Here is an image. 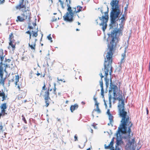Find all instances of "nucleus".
<instances>
[{"mask_svg":"<svg viewBox=\"0 0 150 150\" xmlns=\"http://www.w3.org/2000/svg\"><path fill=\"white\" fill-rule=\"evenodd\" d=\"M99 104V103H98L97 102L96 103H95V105L96 106V108H99L98 105Z\"/></svg>","mask_w":150,"mask_h":150,"instance_id":"55","label":"nucleus"},{"mask_svg":"<svg viewBox=\"0 0 150 150\" xmlns=\"http://www.w3.org/2000/svg\"><path fill=\"white\" fill-rule=\"evenodd\" d=\"M6 111V110H3V109H2L1 110V113H2H2H4Z\"/></svg>","mask_w":150,"mask_h":150,"instance_id":"63","label":"nucleus"},{"mask_svg":"<svg viewBox=\"0 0 150 150\" xmlns=\"http://www.w3.org/2000/svg\"><path fill=\"white\" fill-rule=\"evenodd\" d=\"M54 91L53 92V93L55 95H57V92L56 91V88H55V86H56V84L55 83H54Z\"/></svg>","mask_w":150,"mask_h":150,"instance_id":"45","label":"nucleus"},{"mask_svg":"<svg viewBox=\"0 0 150 150\" xmlns=\"http://www.w3.org/2000/svg\"><path fill=\"white\" fill-rule=\"evenodd\" d=\"M120 101H121V104L120 103V102L119 103V104L117 106L118 108H125V104L124 100H122Z\"/></svg>","mask_w":150,"mask_h":150,"instance_id":"14","label":"nucleus"},{"mask_svg":"<svg viewBox=\"0 0 150 150\" xmlns=\"http://www.w3.org/2000/svg\"><path fill=\"white\" fill-rule=\"evenodd\" d=\"M26 2L28 3V1L27 0H19V4L16 7L17 9H20L21 8H26Z\"/></svg>","mask_w":150,"mask_h":150,"instance_id":"6","label":"nucleus"},{"mask_svg":"<svg viewBox=\"0 0 150 150\" xmlns=\"http://www.w3.org/2000/svg\"><path fill=\"white\" fill-rule=\"evenodd\" d=\"M74 141H77L78 140V137L76 134L74 136Z\"/></svg>","mask_w":150,"mask_h":150,"instance_id":"49","label":"nucleus"},{"mask_svg":"<svg viewBox=\"0 0 150 150\" xmlns=\"http://www.w3.org/2000/svg\"><path fill=\"white\" fill-rule=\"evenodd\" d=\"M109 104H110V107H111V95H110L109 96Z\"/></svg>","mask_w":150,"mask_h":150,"instance_id":"40","label":"nucleus"},{"mask_svg":"<svg viewBox=\"0 0 150 150\" xmlns=\"http://www.w3.org/2000/svg\"><path fill=\"white\" fill-rule=\"evenodd\" d=\"M22 120L24 121V122L25 123H27V121H26V119H25V117L24 116V115H22Z\"/></svg>","mask_w":150,"mask_h":150,"instance_id":"46","label":"nucleus"},{"mask_svg":"<svg viewBox=\"0 0 150 150\" xmlns=\"http://www.w3.org/2000/svg\"><path fill=\"white\" fill-rule=\"evenodd\" d=\"M26 33L28 34L29 35L31 34V32H30V31L29 30H28V31H26Z\"/></svg>","mask_w":150,"mask_h":150,"instance_id":"61","label":"nucleus"},{"mask_svg":"<svg viewBox=\"0 0 150 150\" xmlns=\"http://www.w3.org/2000/svg\"><path fill=\"white\" fill-rule=\"evenodd\" d=\"M111 145L110 144L108 146H107L105 144L104 145L105 148V149H109L110 148V146Z\"/></svg>","mask_w":150,"mask_h":150,"instance_id":"38","label":"nucleus"},{"mask_svg":"<svg viewBox=\"0 0 150 150\" xmlns=\"http://www.w3.org/2000/svg\"><path fill=\"white\" fill-rule=\"evenodd\" d=\"M119 130V129H118L116 134L117 138L115 146H119L123 143V142L122 141V137L121 134H120V133L122 134H124L125 132H122V131L120 129Z\"/></svg>","mask_w":150,"mask_h":150,"instance_id":"4","label":"nucleus"},{"mask_svg":"<svg viewBox=\"0 0 150 150\" xmlns=\"http://www.w3.org/2000/svg\"><path fill=\"white\" fill-rule=\"evenodd\" d=\"M49 88H48L47 90H46L45 92L44 97V99L45 100H50V98L49 97Z\"/></svg>","mask_w":150,"mask_h":150,"instance_id":"9","label":"nucleus"},{"mask_svg":"<svg viewBox=\"0 0 150 150\" xmlns=\"http://www.w3.org/2000/svg\"><path fill=\"white\" fill-rule=\"evenodd\" d=\"M132 124L131 123V124L129 125V127H128V130L127 131V130L126 131L128 133V136H130L131 132V128L132 127Z\"/></svg>","mask_w":150,"mask_h":150,"instance_id":"22","label":"nucleus"},{"mask_svg":"<svg viewBox=\"0 0 150 150\" xmlns=\"http://www.w3.org/2000/svg\"><path fill=\"white\" fill-rule=\"evenodd\" d=\"M29 46L31 48V49L35 50V46L36 45V43L35 42L34 43L33 45V44L30 45V43H29Z\"/></svg>","mask_w":150,"mask_h":150,"instance_id":"25","label":"nucleus"},{"mask_svg":"<svg viewBox=\"0 0 150 150\" xmlns=\"http://www.w3.org/2000/svg\"><path fill=\"white\" fill-rule=\"evenodd\" d=\"M100 87L101 88V90H104L103 86V80H100L99 81Z\"/></svg>","mask_w":150,"mask_h":150,"instance_id":"32","label":"nucleus"},{"mask_svg":"<svg viewBox=\"0 0 150 150\" xmlns=\"http://www.w3.org/2000/svg\"><path fill=\"white\" fill-rule=\"evenodd\" d=\"M13 34L12 33H11V34L9 35V39L10 40V41H14L12 39V38H13Z\"/></svg>","mask_w":150,"mask_h":150,"instance_id":"37","label":"nucleus"},{"mask_svg":"<svg viewBox=\"0 0 150 150\" xmlns=\"http://www.w3.org/2000/svg\"><path fill=\"white\" fill-rule=\"evenodd\" d=\"M110 65H111V66H110V67H109V69H110V71L109 72V74L111 76V74H112V65H111V63H112V58L110 60Z\"/></svg>","mask_w":150,"mask_h":150,"instance_id":"23","label":"nucleus"},{"mask_svg":"<svg viewBox=\"0 0 150 150\" xmlns=\"http://www.w3.org/2000/svg\"><path fill=\"white\" fill-rule=\"evenodd\" d=\"M127 116V117H126L127 116H125L123 119H122V118L121 121V124L120 125V126L118 128L119 129V130L120 129L121 130L122 132H126L127 131V124L128 123L129 120V116Z\"/></svg>","mask_w":150,"mask_h":150,"instance_id":"3","label":"nucleus"},{"mask_svg":"<svg viewBox=\"0 0 150 150\" xmlns=\"http://www.w3.org/2000/svg\"><path fill=\"white\" fill-rule=\"evenodd\" d=\"M74 13L72 11L69 12H67L65 15L63 16L64 20L70 23L74 21Z\"/></svg>","mask_w":150,"mask_h":150,"instance_id":"5","label":"nucleus"},{"mask_svg":"<svg viewBox=\"0 0 150 150\" xmlns=\"http://www.w3.org/2000/svg\"><path fill=\"white\" fill-rule=\"evenodd\" d=\"M38 28H37L36 29V31H35V32H34V31L33 30H32V32H33V36H34V37H36L38 35Z\"/></svg>","mask_w":150,"mask_h":150,"instance_id":"26","label":"nucleus"},{"mask_svg":"<svg viewBox=\"0 0 150 150\" xmlns=\"http://www.w3.org/2000/svg\"><path fill=\"white\" fill-rule=\"evenodd\" d=\"M67 3V4H68L69 5H70V4L71 3V0H68V2H66Z\"/></svg>","mask_w":150,"mask_h":150,"instance_id":"56","label":"nucleus"},{"mask_svg":"<svg viewBox=\"0 0 150 150\" xmlns=\"http://www.w3.org/2000/svg\"><path fill=\"white\" fill-rule=\"evenodd\" d=\"M67 6L68 7L67 10L69 12L70 11H72V10L71 9V7L70 6V5H69L68 4H67Z\"/></svg>","mask_w":150,"mask_h":150,"instance_id":"33","label":"nucleus"},{"mask_svg":"<svg viewBox=\"0 0 150 150\" xmlns=\"http://www.w3.org/2000/svg\"><path fill=\"white\" fill-rule=\"evenodd\" d=\"M60 5H61V7L62 8V9H64V6H63V4H64V3H62V4H60Z\"/></svg>","mask_w":150,"mask_h":150,"instance_id":"59","label":"nucleus"},{"mask_svg":"<svg viewBox=\"0 0 150 150\" xmlns=\"http://www.w3.org/2000/svg\"><path fill=\"white\" fill-rule=\"evenodd\" d=\"M21 15L25 19L28 18L29 21L30 20L31 13L28 9L25 11L23 13L21 14Z\"/></svg>","mask_w":150,"mask_h":150,"instance_id":"8","label":"nucleus"},{"mask_svg":"<svg viewBox=\"0 0 150 150\" xmlns=\"http://www.w3.org/2000/svg\"><path fill=\"white\" fill-rule=\"evenodd\" d=\"M0 77V83H1L3 86H4V80L5 79V78L4 79L3 77Z\"/></svg>","mask_w":150,"mask_h":150,"instance_id":"28","label":"nucleus"},{"mask_svg":"<svg viewBox=\"0 0 150 150\" xmlns=\"http://www.w3.org/2000/svg\"><path fill=\"white\" fill-rule=\"evenodd\" d=\"M110 150H113L114 149V148L113 146H110Z\"/></svg>","mask_w":150,"mask_h":150,"instance_id":"58","label":"nucleus"},{"mask_svg":"<svg viewBox=\"0 0 150 150\" xmlns=\"http://www.w3.org/2000/svg\"><path fill=\"white\" fill-rule=\"evenodd\" d=\"M48 39L50 40V42H52V38L51 37V34H49L47 37Z\"/></svg>","mask_w":150,"mask_h":150,"instance_id":"41","label":"nucleus"},{"mask_svg":"<svg viewBox=\"0 0 150 150\" xmlns=\"http://www.w3.org/2000/svg\"><path fill=\"white\" fill-rule=\"evenodd\" d=\"M128 6V4H126V6L125 7V12L127 10Z\"/></svg>","mask_w":150,"mask_h":150,"instance_id":"48","label":"nucleus"},{"mask_svg":"<svg viewBox=\"0 0 150 150\" xmlns=\"http://www.w3.org/2000/svg\"><path fill=\"white\" fill-rule=\"evenodd\" d=\"M117 95H118V97H117V96L114 97H113V99L115 100H118L119 102H120L121 100L123 99L122 93H117Z\"/></svg>","mask_w":150,"mask_h":150,"instance_id":"11","label":"nucleus"},{"mask_svg":"<svg viewBox=\"0 0 150 150\" xmlns=\"http://www.w3.org/2000/svg\"><path fill=\"white\" fill-rule=\"evenodd\" d=\"M98 18L100 19V20L102 21V22L99 24L100 26H101V25H103L104 23V21H105V19L103 17V16H102L101 17H98Z\"/></svg>","mask_w":150,"mask_h":150,"instance_id":"21","label":"nucleus"},{"mask_svg":"<svg viewBox=\"0 0 150 150\" xmlns=\"http://www.w3.org/2000/svg\"><path fill=\"white\" fill-rule=\"evenodd\" d=\"M116 40L115 39V41L112 42V40L110 42L109 44H108V49H109V51L107 52V54L105 57V61L104 64V68L102 69V70H104L105 72V79H108L107 76L108 75V71L109 70V67H110V60L112 58V55L113 54V50L114 43H115Z\"/></svg>","mask_w":150,"mask_h":150,"instance_id":"2","label":"nucleus"},{"mask_svg":"<svg viewBox=\"0 0 150 150\" xmlns=\"http://www.w3.org/2000/svg\"><path fill=\"white\" fill-rule=\"evenodd\" d=\"M112 10L110 14V23L109 26L110 32L107 33L108 37L112 38V42H118V37L121 33V30L118 28V24L116 22L119 20V15L121 12L120 8L118 5V0H112L110 3Z\"/></svg>","mask_w":150,"mask_h":150,"instance_id":"1","label":"nucleus"},{"mask_svg":"<svg viewBox=\"0 0 150 150\" xmlns=\"http://www.w3.org/2000/svg\"><path fill=\"white\" fill-rule=\"evenodd\" d=\"M105 85L106 88H107L108 86V85L109 84V79H105Z\"/></svg>","mask_w":150,"mask_h":150,"instance_id":"34","label":"nucleus"},{"mask_svg":"<svg viewBox=\"0 0 150 150\" xmlns=\"http://www.w3.org/2000/svg\"><path fill=\"white\" fill-rule=\"evenodd\" d=\"M1 109H3V110L6 109L7 108L6 103H4L1 104Z\"/></svg>","mask_w":150,"mask_h":150,"instance_id":"19","label":"nucleus"},{"mask_svg":"<svg viewBox=\"0 0 150 150\" xmlns=\"http://www.w3.org/2000/svg\"><path fill=\"white\" fill-rule=\"evenodd\" d=\"M146 113H147V115H148V113H149V110H148V108H146Z\"/></svg>","mask_w":150,"mask_h":150,"instance_id":"64","label":"nucleus"},{"mask_svg":"<svg viewBox=\"0 0 150 150\" xmlns=\"http://www.w3.org/2000/svg\"><path fill=\"white\" fill-rule=\"evenodd\" d=\"M2 100H1L2 101H3L6 99V98L7 97V96H6L4 93V94L2 96Z\"/></svg>","mask_w":150,"mask_h":150,"instance_id":"36","label":"nucleus"},{"mask_svg":"<svg viewBox=\"0 0 150 150\" xmlns=\"http://www.w3.org/2000/svg\"><path fill=\"white\" fill-rule=\"evenodd\" d=\"M101 94L102 96V98H104V90H101Z\"/></svg>","mask_w":150,"mask_h":150,"instance_id":"43","label":"nucleus"},{"mask_svg":"<svg viewBox=\"0 0 150 150\" xmlns=\"http://www.w3.org/2000/svg\"><path fill=\"white\" fill-rule=\"evenodd\" d=\"M113 90V94L114 97L117 96V94L116 93L118 91V89L117 86H114L113 88H112Z\"/></svg>","mask_w":150,"mask_h":150,"instance_id":"13","label":"nucleus"},{"mask_svg":"<svg viewBox=\"0 0 150 150\" xmlns=\"http://www.w3.org/2000/svg\"><path fill=\"white\" fill-rule=\"evenodd\" d=\"M133 142H131L130 140L129 139L128 140V142L127 143V147H130L131 146Z\"/></svg>","mask_w":150,"mask_h":150,"instance_id":"31","label":"nucleus"},{"mask_svg":"<svg viewBox=\"0 0 150 150\" xmlns=\"http://www.w3.org/2000/svg\"><path fill=\"white\" fill-rule=\"evenodd\" d=\"M4 67H5V68H6L7 67H10V66L8 64H7V63H4Z\"/></svg>","mask_w":150,"mask_h":150,"instance_id":"47","label":"nucleus"},{"mask_svg":"<svg viewBox=\"0 0 150 150\" xmlns=\"http://www.w3.org/2000/svg\"><path fill=\"white\" fill-rule=\"evenodd\" d=\"M124 62V57H122L120 62V64L117 67V69H118V71H120L122 69L121 64Z\"/></svg>","mask_w":150,"mask_h":150,"instance_id":"16","label":"nucleus"},{"mask_svg":"<svg viewBox=\"0 0 150 150\" xmlns=\"http://www.w3.org/2000/svg\"><path fill=\"white\" fill-rule=\"evenodd\" d=\"M11 59H7L6 58H5L4 61L5 63H6V62H8V63H9L11 62Z\"/></svg>","mask_w":150,"mask_h":150,"instance_id":"44","label":"nucleus"},{"mask_svg":"<svg viewBox=\"0 0 150 150\" xmlns=\"http://www.w3.org/2000/svg\"><path fill=\"white\" fill-rule=\"evenodd\" d=\"M99 75L101 77L100 80H102V78L104 77V76L103 75L102 73H100L99 74Z\"/></svg>","mask_w":150,"mask_h":150,"instance_id":"53","label":"nucleus"},{"mask_svg":"<svg viewBox=\"0 0 150 150\" xmlns=\"http://www.w3.org/2000/svg\"><path fill=\"white\" fill-rule=\"evenodd\" d=\"M110 89L109 91V94H108L109 96L110 95V93H111L112 92V88H113L114 86H116L112 82V79L111 78L110 79Z\"/></svg>","mask_w":150,"mask_h":150,"instance_id":"10","label":"nucleus"},{"mask_svg":"<svg viewBox=\"0 0 150 150\" xmlns=\"http://www.w3.org/2000/svg\"><path fill=\"white\" fill-rule=\"evenodd\" d=\"M119 115L122 118V119H123L124 117L125 116H127V112L125 111V108H118Z\"/></svg>","mask_w":150,"mask_h":150,"instance_id":"7","label":"nucleus"},{"mask_svg":"<svg viewBox=\"0 0 150 150\" xmlns=\"http://www.w3.org/2000/svg\"><path fill=\"white\" fill-rule=\"evenodd\" d=\"M78 108V105L77 104H75L74 105H71L70 108V110L71 112H73V111L77 109Z\"/></svg>","mask_w":150,"mask_h":150,"instance_id":"12","label":"nucleus"},{"mask_svg":"<svg viewBox=\"0 0 150 150\" xmlns=\"http://www.w3.org/2000/svg\"><path fill=\"white\" fill-rule=\"evenodd\" d=\"M3 54H0V60L1 61L3 62V60H4V57L5 56V55H4V56H3Z\"/></svg>","mask_w":150,"mask_h":150,"instance_id":"42","label":"nucleus"},{"mask_svg":"<svg viewBox=\"0 0 150 150\" xmlns=\"http://www.w3.org/2000/svg\"><path fill=\"white\" fill-rule=\"evenodd\" d=\"M19 76L18 75H17V76L16 75V82L15 83V84L16 85H17V83L19 81Z\"/></svg>","mask_w":150,"mask_h":150,"instance_id":"35","label":"nucleus"},{"mask_svg":"<svg viewBox=\"0 0 150 150\" xmlns=\"http://www.w3.org/2000/svg\"><path fill=\"white\" fill-rule=\"evenodd\" d=\"M13 41H10L9 42V45L11 46L12 48V50L13 51L15 48V45L13 44Z\"/></svg>","mask_w":150,"mask_h":150,"instance_id":"20","label":"nucleus"},{"mask_svg":"<svg viewBox=\"0 0 150 150\" xmlns=\"http://www.w3.org/2000/svg\"><path fill=\"white\" fill-rule=\"evenodd\" d=\"M28 28L30 29H33V27H32L31 26H30V25H28Z\"/></svg>","mask_w":150,"mask_h":150,"instance_id":"60","label":"nucleus"},{"mask_svg":"<svg viewBox=\"0 0 150 150\" xmlns=\"http://www.w3.org/2000/svg\"><path fill=\"white\" fill-rule=\"evenodd\" d=\"M3 128V127L2 126V124H1V125H0V133H1V132L2 131L3 132V131H2Z\"/></svg>","mask_w":150,"mask_h":150,"instance_id":"51","label":"nucleus"},{"mask_svg":"<svg viewBox=\"0 0 150 150\" xmlns=\"http://www.w3.org/2000/svg\"><path fill=\"white\" fill-rule=\"evenodd\" d=\"M122 57H124V58L125 57V53H123L122 54Z\"/></svg>","mask_w":150,"mask_h":150,"instance_id":"62","label":"nucleus"},{"mask_svg":"<svg viewBox=\"0 0 150 150\" xmlns=\"http://www.w3.org/2000/svg\"><path fill=\"white\" fill-rule=\"evenodd\" d=\"M122 13H121L119 15L120 17V15H121ZM119 20H121V23H123V21L125 20V17L124 14H123L122 15V17L120 18H119Z\"/></svg>","mask_w":150,"mask_h":150,"instance_id":"24","label":"nucleus"},{"mask_svg":"<svg viewBox=\"0 0 150 150\" xmlns=\"http://www.w3.org/2000/svg\"><path fill=\"white\" fill-rule=\"evenodd\" d=\"M108 22V21L106 22V20H105V21H104V24L103 25H101V26H102V29L103 32L105 31V30L107 27L108 25L107 23Z\"/></svg>","mask_w":150,"mask_h":150,"instance_id":"15","label":"nucleus"},{"mask_svg":"<svg viewBox=\"0 0 150 150\" xmlns=\"http://www.w3.org/2000/svg\"><path fill=\"white\" fill-rule=\"evenodd\" d=\"M107 113L108 115V116L111 115L110 112V110L109 109H108L107 110Z\"/></svg>","mask_w":150,"mask_h":150,"instance_id":"52","label":"nucleus"},{"mask_svg":"<svg viewBox=\"0 0 150 150\" xmlns=\"http://www.w3.org/2000/svg\"><path fill=\"white\" fill-rule=\"evenodd\" d=\"M4 68L2 65H0V77H3L4 75Z\"/></svg>","mask_w":150,"mask_h":150,"instance_id":"18","label":"nucleus"},{"mask_svg":"<svg viewBox=\"0 0 150 150\" xmlns=\"http://www.w3.org/2000/svg\"><path fill=\"white\" fill-rule=\"evenodd\" d=\"M109 116V119L110 120V124H111L112 122H113V116L112 115H110Z\"/></svg>","mask_w":150,"mask_h":150,"instance_id":"29","label":"nucleus"},{"mask_svg":"<svg viewBox=\"0 0 150 150\" xmlns=\"http://www.w3.org/2000/svg\"><path fill=\"white\" fill-rule=\"evenodd\" d=\"M115 150H121V149L118 147V146H115Z\"/></svg>","mask_w":150,"mask_h":150,"instance_id":"57","label":"nucleus"},{"mask_svg":"<svg viewBox=\"0 0 150 150\" xmlns=\"http://www.w3.org/2000/svg\"><path fill=\"white\" fill-rule=\"evenodd\" d=\"M42 89L43 90H47V88H46V86H45V83H44V86L42 87Z\"/></svg>","mask_w":150,"mask_h":150,"instance_id":"54","label":"nucleus"},{"mask_svg":"<svg viewBox=\"0 0 150 150\" xmlns=\"http://www.w3.org/2000/svg\"><path fill=\"white\" fill-rule=\"evenodd\" d=\"M109 12L106 11L104 13L105 16H103V17L106 20V22L108 21L109 19V15L108 14Z\"/></svg>","mask_w":150,"mask_h":150,"instance_id":"17","label":"nucleus"},{"mask_svg":"<svg viewBox=\"0 0 150 150\" xmlns=\"http://www.w3.org/2000/svg\"><path fill=\"white\" fill-rule=\"evenodd\" d=\"M93 111H97V112L98 113H100L101 112V111L100 110V109L99 108H96V109H94Z\"/></svg>","mask_w":150,"mask_h":150,"instance_id":"39","label":"nucleus"},{"mask_svg":"<svg viewBox=\"0 0 150 150\" xmlns=\"http://www.w3.org/2000/svg\"><path fill=\"white\" fill-rule=\"evenodd\" d=\"M45 102L46 103V107H48V106L49 105V103H48V101L47 100H45Z\"/></svg>","mask_w":150,"mask_h":150,"instance_id":"50","label":"nucleus"},{"mask_svg":"<svg viewBox=\"0 0 150 150\" xmlns=\"http://www.w3.org/2000/svg\"><path fill=\"white\" fill-rule=\"evenodd\" d=\"M17 19V20L20 22L23 21L25 20L24 18H23V17H21L19 16H18Z\"/></svg>","mask_w":150,"mask_h":150,"instance_id":"27","label":"nucleus"},{"mask_svg":"<svg viewBox=\"0 0 150 150\" xmlns=\"http://www.w3.org/2000/svg\"><path fill=\"white\" fill-rule=\"evenodd\" d=\"M76 8L77 9V11L76 12H79L81 11L83 8L82 7L80 6H77Z\"/></svg>","mask_w":150,"mask_h":150,"instance_id":"30","label":"nucleus"}]
</instances>
